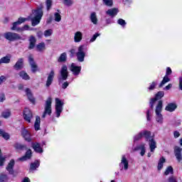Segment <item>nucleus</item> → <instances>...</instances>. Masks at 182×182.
<instances>
[{"instance_id":"obj_1","label":"nucleus","mask_w":182,"mask_h":182,"mask_svg":"<svg viewBox=\"0 0 182 182\" xmlns=\"http://www.w3.org/2000/svg\"><path fill=\"white\" fill-rule=\"evenodd\" d=\"M42 16H43V11L42 9H37L36 10L33 11L32 14L28 16V18H19L17 21L13 23V26L11 27V31H16L19 32L21 28L18 26L21 25V23H23L26 21H31L32 26H36L38 23H41V19H42Z\"/></svg>"},{"instance_id":"obj_2","label":"nucleus","mask_w":182,"mask_h":182,"mask_svg":"<svg viewBox=\"0 0 182 182\" xmlns=\"http://www.w3.org/2000/svg\"><path fill=\"white\" fill-rule=\"evenodd\" d=\"M151 133L149 131H142L139 132L136 136H134V141L137 140H140V139H142V137H145L146 140H149V148L151 150V153H154V150H156L157 147V144L156 143V141L151 137Z\"/></svg>"},{"instance_id":"obj_3","label":"nucleus","mask_w":182,"mask_h":182,"mask_svg":"<svg viewBox=\"0 0 182 182\" xmlns=\"http://www.w3.org/2000/svg\"><path fill=\"white\" fill-rule=\"evenodd\" d=\"M163 96H164V92L160 91V92H158V93L156 95L154 98L151 99V101H150L151 109H149L146 112V119L148 121L151 120V113H153V108L154 107V103H156L157 100H160V99H161Z\"/></svg>"},{"instance_id":"obj_4","label":"nucleus","mask_w":182,"mask_h":182,"mask_svg":"<svg viewBox=\"0 0 182 182\" xmlns=\"http://www.w3.org/2000/svg\"><path fill=\"white\" fill-rule=\"evenodd\" d=\"M163 110V101H159L158 105L155 109L156 113V120L159 124H163V114H161V111Z\"/></svg>"},{"instance_id":"obj_5","label":"nucleus","mask_w":182,"mask_h":182,"mask_svg":"<svg viewBox=\"0 0 182 182\" xmlns=\"http://www.w3.org/2000/svg\"><path fill=\"white\" fill-rule=\"evenodd\" d=\"M46 114H48V116L52 114V97H49L46 101L44 105V112L42 116L43 119L46 117Z\"/></svg>"},{"instance_id":"obj_6","label":"nucleus","mask_w":182,"mask_h":182,"mask_svg":"<svg viewBox=\"0 0 182 182\" xmlns=\"http://www.w3.org/2000/svg\"><path fill=\"white\" fill-rule=\"evenodd\" d=\"M63 105L65 103L59 98H55V115L56 117H60V113L63 112Z\"/></svg>"},{"instance_id":"obj_7","label":"nucleus","mask_w":182,"mask_h":182,"mask_svg":"<svg viewBox=\"0 0 182 182\" xmlns=\"http://www.w3.org/2000/svg\"><path fill=\"white\" fill-rule=\"evenodd\" d=\"M76 55L79 62H83L85 60V57L86 56V53H85V46H80L78 47Z\"/></svg>"},{"instance_id":"obj_8","label":"nucleus","mask_w":182,"mask_h":182,"mask_svg":"<svg viewBox=\"0 0 182 182\" xmlns=\"http://www.w3.org/2000/svg\"><path fill=\"white\" fill-rule=\"evenodd\" d=\"M121 170H124L127 171L129 170V160H127V157L126 155H122L121 158V162L119 164Z\"/></svg>"},{"instance_id":"obj_9","label":"nucleus","mask_w":182,"mask_h":182,"mask_svg":"<svg viewBox=\"0 0 182 182\" xmlns=\"http://www.w3.org/2000/svg\"><path fill=\"white\" fill-rule=\"evenodd\" d=\"M4 37L7 39V41H18L21 39V37L16 33L7 32L4 34Z\"/></svg>"},{"instance_id":"obj_10","label":"nucleus","mask_w":182,"mask_h":182,"mask_svg":"<svg viewBox=\"0 0 182 182\" xmlns=\"http://www.w3.org/2000/svg\"><path fill=\"white\" fill-rule=\"evenodd\" d=\"M33 117V114H32V111L29 109V108H25L23 110V119L28 123H31V120H32Z\"/></svg>"},{"instance_id":"obj_11","label":"nucleus","mask_w":182,"mask_h":182,"mask_svg":"<svg viewBox=\"0 0 182 182\" xmlns=\"http://www.w3.org/2000/svg\"><path fill=\"white\" fill-rule=\"evenodd\" d=\"M53 77H55V71L52 70L47 77L46 87H49L50 85H52V83L53 82Z\"/></svg>"},{"instance_id":"obj_12","label":"nucleus","mask_w":182,"mask_h":182,"mask_svg":"<svg viewBox=\"0 0 182 182\" xmlns=\"http://www.w3.org/2000/svg\"><path fill=\"white\" fill-rule=\"evenodd\" d=\"M70 70L73 73V75H74L75 76H77V75L80 73V70H82V67L77 66L75 63H72Z\"/></svg>"},{"instance_id":"obj_13","label":"nucleus","mask_w":182,"mask_h":182,"mask_svg":"<svg viewBox=\"0 0 182 182\" xmlns=\"http://www.w3.org/2000/svg\"><path fill=\"white\" fill-rule=\"evenodd\" d=\"M21 134H22L23 137L25 139V140H26V141H32L31 133L26 129L23 128L21 129Z\"/></svg>"},{"instance_id":"obj_14","label":"nucleus","mask_w":182,"mask_h":182,"mask_svg":"<svg viewBox=\"0 0 182 182\" xmlns=\"http://www.w3.org/2000/svg\"><path fill=\"white\" fill-rule=\"evenodd\" d=\"M28 62L31 66V72H33V73H35V72H37L38 65H36V63H35V61H33V56L32 55L28 56Z\"/></svg>"},{"instance_id":"obj_15","label":"nucleus","mask_w":182,"mask_h":182,"mask_svg":"<svg viewBox=\"0 0 182 182\" xmlns=\"http://www.w3.org/2000/svg\"><path fill=\"white\" fill-rule=\"evenodd\" d=\"M181 151L182 149L180 146H175L174 148L175 156L177 161H178V163H180L182 160Z\"/></svg>"},{"instance_id":"obj_16","label":"nucleus","mask_w":182,"mask_h":182,"mask_svg":"<svg viewBox=\"0 0 182 182\" xmlns=\"http://www.w3.org/2000/svg\"><path fill=\"white\" fill-rule=\"evenodd\" d=\"M82 39H83V33L81 31H76L74 33V42L79 43V42H82Z\"/></svg>"},{"instance_id":"obj_17","label":"nucleus","mask_w":182,"mask_h":182,"mask_svg":"<svg viewBox=\"0 0 182 182\" xmlns=\"http://www.w3.org/2000/svg\"><path fill=\"white\" fill-rule=\"evenodd\" d=\"M68 67L66 65H63L60 70L61 79H63V80H66L68 79Z\"/></svg>"},{"instance_id":"obj_18","label":"nucleus","mask_w":182,"mask_h":182,"mask_svg":"<svg viewBox=\"0 0 182 182\" xmlns=\"http://www.w3.org/2000/svg\"><path fill=\"white\" fill-rule=\"evenodd\" d=\"M31 146L34 150V151H36V153H39L40 154L41 153H43V149L41 147V144L38 143V142H35V143H32Z\"/></svg>"},{"instance_id":"obj_19","label":"nucleus","mask_w":182,"mask_h":182,"mask_svg":"<svg viewBox=\"0 0 182 182\" xmlns=\"http://www.w3.org/2000/svg\"><path fill=\"white\" fill-rule=\"evenodd\" d=\"M32 157V150L28 149L26 152L25 156L18 159L19 161H26V160H29Z\"/></svg>"},{"instance_id":"obj_20","label":"nucleus","mask_w":182,"mask_h":182,"mask_svg":"<svg viewBox=\"0 0 182 182\" xmlns=\"http://www.w3.org/2000/svg\"><path fill=\"white\" fill-rule=\"evenodd\" d=\"M16 70L23 69V58H19L14 66Z\"/></svg>"},{"instance_id":"obj_21","label":"nucleus","mask_w":182,"mask_h":182,"mask_svg":"<svg viewBox=\"0 0 182 182\" xmlns=\"http://www.w3.org/2000/svg\"><path fill=\"white\" fill-rule=\"evenodd\" d=\"M107 15L111 16V18H114L117 14H119V9L117 8L109 9L106 11Z\"/></svg>"},{"instance_id":"obj_22","label":"nucleus","mask_w":182,"mask_h":182,"mask_svg":"<svg viewBox=\"0 0 182 182\" xmlns=\"http://www.w3.org/2000/svg\"><path fill=\"white\" fill-rule=\"evenodd\" d=\"M15 166V161L11 159L7 165L6 169L10 174H14V166Z\"/></svg>"},{"instance_id":"obj_23","label":"nucleus","mask_w":182,"mask_h":182,"mask_svg":"<svg viewBox=\"0 0 182 182\" xmlns=\"http://www.w3.org/2000/svg\"><path fill=\"white\" fill-rule=\"evenodd\" d=\"M177 109V105L175 103H169L168 105L166 107L165 110L167 112H174Z\"/></svg>"},{"instance_id":"obj_24","label":"nucleus","mask_w":182,"mask_h":182,"mask_svg":"<svg viewBox=\"0 0 182 182\" xmlns=\"http://www.w3.org/2000/svg\"><path fill=\"white\" fill-rule=\"evenodd\" d=\"M35 45H36V38L31 36L29 38V46L28 49H33L35 48Z\"/></svg>"},{"instance_id":"obj_25","label":"nucleus","mask_w":182,"mask_h":182,"mask_svg":"<svg viewBox=\"0 0 182 182\" xmlns=\"http://www.w3.org/2000/svg\"><path fill=\"white\" fill-rule=\"evenodd\" d=\"M18 75L23 80H31V77L29 76V75H28V73L26 72L23 71V70L21 71L18 73Z\"/></svg>"},{"instance_id":"obj_26","label":"nucleus","mask_w":182,"mask_h":182,"mask_svg":"<svg viewBox=\"0 0 182 182\" xmlns=\"http://www.w3.org/2000/svg\"><path fill=\"white\" fill-rule=\"evenodd\" d=\"M26 93L27 95V97L31 103H35V98L33 97V95H32V92H31V90L29 88L26 89Z\"/></svg>"},{"instance_id":"obj_27","label":"nucleus","mask_w":182,"mask_h":182,"mask_svg":"<svg viewBox=\"0 0 182 182\" xmlns=\"http://www.w3.org/2000/svg\"><path fill=\"white\" fill-rule=\"evenodd\" d=\"M90 19L94 25H97V15H96V12L91 13Z\"/></svg>"},{"instance_id":"obj_28","label":"nucleus","mask_w":182,"mask_h":182,"mask_svg":"<svg viewBox=\"0 0 182 182\" xmlns=\"http://www.w3.org/2000/svg\"><path fill=\"white\" fill-rule=\"evenodd\" d=\"M46 49V45L45 43L41 42L36 46V50L38 52H43Z\"/></svg>"},{"instance_id":"obj_29","label":"nucleus","mask_w":182,"mask_h":182,"mask_svg":"<svg viewBox=\"0 0 182 182\" xmlns=\"http://www.w3.org/2000/svg\"><path fill=\"white\" fill-rule=\"evenodd\" d=\"M35 130L38 131L41 129V117L39 116L36 117V122L34 124Z\"/></svg>"},{"instance_id":"obj_30","label":"nucleus","mask_w":182,"mask_h":182,"mask_svg":"<svg viewBox=\"0 0 182 182\" xmlns=\"http://www.w3.org/2000/svg\"><path fill=\"white\" fill-rule=\"evenodd\" d=\"M137 150H141L140 155L144 156L146 154V144H141L137 147Z\"/></svg>"},{"instance_id":"obj_31","label":"nucleus","mask_w":182,"mask_h":182,"mask_svg":"<svg viewBox=\"0 0 182 182\" xmlns=\"http://www.w3.org/2000/svg\"><path fill=\"white\" fill-rule=\"evenodd\" d=\"M66 59H68V55L66 54V53H63L58 58V61L60 63H63L66 62Z\"/></svg>"},{"instance_id":"obj_32","label":"nucleus","mask_w":182,"mask_h":182,"mask_svg":"<svg viewBox=\"0 0 182 182\" xmlns=\"http://www.w3.org/2000/svg\"><path fill=\"white\" fill-rule=\"evenodd\" d=\"M164 163H166V159H164V157H161L158 163V170H161V168H163Z\"/></svg>"},{"instance_id":"obj_33","label":"nucleus","mask_w":182,"mask_h":182,"mask_svg":"<svg viewBox=\"0 0 182 182\" xmlns=\"http://www.w3.org/2000/svg\"><path fill=\"white\" fill-rule=\"evenodd\" d=\"M168 82H170V78L168 75H165L159 85V87H163V86H164V84L168 83Z\"/></svg>"},{"instance_id":"obj_34","label":"nucleus","mask_w":182,"mask_h":182,"mask_svg":"<svg viewBox=\"0 0 182 182\" xmlns=\"http://www.w3.org/2000/svg\"><path fill=\"white\" fill-rule=\"evenodd\" d=\"M11 110L6 109L4 112H2L1 116L4 119H8V118L11 117Z\"/></svg>"},{"instance_id":"obj_35","label":"nucleus","mask_w":182,"mask_h":182,"mask_svg":"<svg viewBox=\"0 0 182 182\" xmlns=\"http://www.w3.org/2000/svg\"><path fill=\"white\" fill-rule=\"evenodd\" d=\"M40 164L41 163L39 162V161H36L35 162L31 164L30 170H36V168H38V167H39Z\"/></svg>"},{"instance_id":"obj_36","label":"nucleus","mask_w":182,"mask_h":182,"mask_svg":"<svg viewBox=\"0 0 182 182\" xmlns=\"http://www.w3.org/2000/svg\"><path fill=\"white\" fill-rule=\"evenodd\" d=\"M63 5L65 6H72L75 4V1L73 0H61Z\"/></svg>"},{"instance_id":"obj_37","label":"nucleus","mask_w":182,"mask_h":182,"mask_svg":"<svg viewBox=\"0 0 182 182\" xmlns=\"http://www.w3.org/2000/svg\"><path fill=\"white\" fill-rule=\"evenodd\" d=\"M15 149H16V150H26V145H23L21 144H16L14 145Z\"/></svg>"},{"instance_id":"obj_38","label":"nucleus","mask_w":182,"mask_h":182,"mask_svg":"<svg viewBox=\"0 0 182 182\" xmlns=\"http://www.w3.org/2000/svg\"><path fill=\"white\" fill-rule=\"evenodd\" d=\"M1 63H9L11 62V56H5L0 59Z\"/></svg>"},{"instance_id":"obj_39","label":"nucleus","mask_w":182,"mask_h":182,"mask_svg":"<svg viewBox=\"0 0 182 182\" xmlns=\"http://www.w3.org/2000/svg\"><path fill=\"white\" fill-rule=\"evenodd\" d=\"M0 136H1V137L5 139V140L9 139V134L4 132V130L2 129H0Z\"/></svg>"},{"instance_id":"obj_40","label":"nucleus","mask_w":182,"mask_h":182,"mask_svg":"<svg viewBox=\"0 0 182 182\" xmlns=\"http://www.w3.org/2000/svg\"><path fill=\"white\" fill-rule=\"evenodd\" d=\"M102 1L106 6H113V0H102Z\"/></svg>"},{"instance_id":"obj_41","label":"nucleus","mask_w":182,"mask_h":182,"mask_svg":"<svg viewBox=\"0 0 182 182\" xmlns=\"http://www.w3.org/2000/svg\"><path fill=\"white\" fill-rule=\"evenodd\" d=\"M52 33H53V29L46 30L44 31V36L48 38V36H52Z\"/></svg>"},{"instance_id":"obj_42","label":"nucleus","mask_w":182,"mask_h":182,"mask_svg":"<svg viewBox=\"0 0 182 182\" xmlns=\"http://www.w3.org/2000/svg\"><path fill=\"white\" fill-rule=\"evenodd\" d=\"M173 167L168 166L166 170L164 172L165 176H168V174H173Z\"/></svg>"},{"instance_id":"obj_43","label":"nucleus","mask_w":182,"mask_h":182,"mask_svg":"<svg viewBox=\"0 0 182 182\" xmlns=\"http://www.w3.org/2000/svg\"><path fill=\"white\" fill-rule=\"evenodd\" d=\"M54 18L55 22H60V21H62V16L60 14H59V13H55Z\"/></svg>"},{"instance_id":"obj_44","label":"nucleus","mask_w":182,"mask_h":182,"mask_svg":"<svg viewBox=\"0 0 182 182\" xmlns=\"http://www.w3.org/2000/svg\"><path fill=\"white\" fill-rule=\"evenodd\" d=\"M46 5L47 11H49L50 8H52V0H46Z\"/></svg>"},{"instance_id":"obj_45","label":"nucleus","mask_w":182,"mask_h":182,"mask_svg":"<svg viewBox=\"0 0 182 182\" xmlns=\"http://www.w3.org/2000/svg\"><path fill=\"white\" fill-rule=\"evenodd\" d=\"M117 23L119 25H121V26H122L123 28H124V26H126V21H124V19L122 18H119L118 21H117Z\"/></svg>"},{"instance_id":"obj_46","label":"nucleus","mask_w":182,"mask_h":182,"mask_svg":"<svg viewBox=\"0 0 182 182\" xmlns=\"http://www.w3.org/2000/svg\"><path fill=\"white\" fill-rule=\"evenodd\" d=\"M156 85H157V82H152L150 84L149 87H148L149 90H154V88L156 87Z\"/></svg>"},{"instance_id":"obj_47","label":"nucleus","mask_w":182,"mask_h":182,"mask_svg":"<svg viewBox=\"0 0 182 182\" xmlns=\"http://www.w3.org/2000/svg\"><path fill=\"white\" fill-rule=\"evenodd\" d=\"M98 36H100V33H95L92 36V37L91 38V39L90 40V42H95V41H96V39L97 38Z\"/></svg>"},{"instance_id":"obj_48","label":"nucleus","mask_w":182,"mask_h":182,"mask_svg":"<svg viewBox=\"0 0 182 182\" xmlns=\"http://www.w3.org/2000/svg\"><path fill=\"white\" fill-rule=\"evenodd\" d=\"M1 149H0V166H4V163H5V158L2 157V156H1Z\"/></svg>"},{"instance_id":"obj_49","label":"nucleus","mask_w":182,"mask_h":182,"mask_svg":"<svg viewBox=\"0 0 182 182\" xmlns=\"http://www.w3.org/2000/svg\"><path fill=\"white\" fill-rule=\"evenodd\" d=\"M6 81V77L1 75L0 77V85H2V83H4Z\"/></svg>"},{"instance_id":"obj_50","label":"nucleus","mask_w":182,"mask_h":182,"mask_svg":"<svg viewBox=\"0 0 182 182\" xmlns=\"http://www.w3.org/2000/svg\"><path fill=\"white\" fill-rule=\"evenodd\" d=\"M168 182H177V178L175 176H171L168 178Z\"/></svg>"},{"instance_id":"obj_51","label":"nucleus","mask_w":182,"mask_h":182,"mask_svg":"<svg viewBox=\"0 0 182 182\" xmlns=\"http://www.w3.org/2000/svg\"><path fill=\"white\" fill-rule=\"evenodd\" d=\"M171 73H172L171 68H170L169 67H168V68H166V76H169V75H171Z\"/></svg>"},{"instance_id":"obj_52","label":"nucleus","mask_w":182,"mask_h":182,"mask_svg":"<svg viewBox=\"0 0 182 182\" xmlns=\"http://www.w3.org/2000/svg\"><path fill=\"white\" fill-rule=\"evenodd\" d=\"M6 98H5V94L1 93L0 94V102H5Z\"/></svg>"},{"instance_id":"obj_53","label":"nucleus","mask_w":182,"mask_h":182,"mask_svg":"<svg viewBox=\"0 0 182 182\" xmlns=\"http://www.w3.org/2000/svg\"><path fill=\"white\" fill-rule=\"evenodd\" d=\"M20 31H29V26H24L22 28H20Z\"/></svg>"},{"instance_id":"obj_54","label":"nucleus","mask_w":182,"mask_h":182,"mask_svg":"<svg viewBox=\"0 0 182 182\" xmlns=\"http://www.w3.org/2000/svg\"><path fill=\"white\" fill-rule=\"evenodd\" d=\"M173 136H174L175 139H177L178 137H180V132H178L177 131L174 132Z\"/></svg>"},{"instance_id":"obj_55","label":"nucleus","mask_w":182,"mask_h":182,"mask_svg":"<svg viewBox=\"0 0 182 182\" xmlns=\"http://www.w3.org/2000/svg\"><path fill=\"white\" fill-rule=\"evenodd\" d=\"M68 86H69V82H65L63 84V89H66V87H68Z\"/></svg>"},{"instance_id":"obj_56","label":"nucleus","mask_w":182,"mask_h":182,"mask_svg":"<svg viewBox=\"0 0 182 182\" xmlns=\"http://www.w3.org/2000/svg\"><path fill=\"white\" fill-rule=\"evenodd\" d=\"M171 87H173V85L168 84V85L166 86L165 89H166V90H170V89H171Z\"/></svg>"},{"instance_id":"obj_57","label":"nucleus","mask_w":182,"mask_h":182,"mask_svg":"<svg viewBox=\"0 0 182 182\" xmlns=\"http://www.w3.org/2000/svg\"><path fill=\"white\" fill-rule=\"evenodd\" d=\"M179 87L182 90V77H179Z\"/></svg>"},{"instance_id":"obj_58","label":"nucleus","mask_w":182,"mask_h":182,"mask_svg":"<svg viewBox=\"0 0 182 182\" xmlns=\"http://www.w3.org/2000/svg\"><path fill=\"white\" fill-rule=\"evenodd\" d=\"M70 53H71L72 56L76 53V50L75 48H73L70 50Z\"/></svg>"},{"instance_id":"obj_59","label":"nucleus","mask_w":182,"mask_h":182,"mask_svg":"<svg viewBox=\"0 0 182 182\" xmlns=\"http://www.w3.org/2000/svg\"><path fill=\"white\" fill-rule=\"evenodd\" d=\"M22 182H31V180H29V178H25Z\"/></svg>"},{"instance_id":"obj_60","label":"nucleus","mask_w":182,"mask_h":182,"mask_svg":"<svg viewBox=\"0 0 182 182\" xmlns=\"http://www.w3.org/2000/svg\"><path fill=\"white\" fill-rule=\"evenodd\" d=\"M180 144L182 146V138L180 139Z\"/></svg>"},{"instance_id":"obj_61","label":"nucleus","mask_w":182,"mask_h":182,"mask_svg":"<svg viewBox=\"0 0 182 182\" xmlns=\"http://www.w3.org/2000/svg\"><path fill=\"white\" fill-rule=\"evenodd\" d=\"M148 157H151V154L149 153L148 154Z\"/></svg>"},{"instance_id":"obj_62","label":"nucleus","mask_w":182,"mask_h":182,"mask_svg":"<svg viewBox=\"0 0 182 182\" xmlns=\"http://www.w3.org/2000/svg\"><path fill=\"white\" fill-rule=\"evenodd\" d=\"M41 32H39V33H38V35H41Z\"/></svg>"},{"instance_id":"obj_63","label":"nucleus","mask_w":182,"mask_h":182,"mask_svg":"<svg viewBox=\"0 0 182 182\" xmlns=\"http://www.w3.org/2000/svg\"><path fill=\"white\" fill-rule=\"evenodd\" d=\"M41 32H39V33H38V35H41Z\"/></svg>"},{"instance_id":"obj_64","label":"nucleus","mask_w":182,"mask_h":182,"mask_svg":"<svg viewBox=\"0 0 182 182\" xmlns=\"http://www.w3.org/2000/svg\"><path fill=\"white\" fill-rule=\"evenodd\" d=\"M19 89H21V87H19Z\"/></svg>"}]
</instances>
